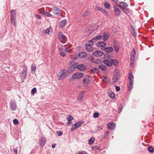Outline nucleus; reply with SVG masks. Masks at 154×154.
<instances>
[{
	"instance_id": "1",
	"label": "nucleus",
	"mask_w": 154,
	"mask_h": 154,
	"mask_svg": "<svg viewBox=\"0 0 154 154\" xmlns=\"http://www.w3.org/2000/svg\"><path fill=\"white\" fill-rule=\"evenodd\" d=\"M68 76L67 72L66 70L63 69L58 73L57 76L59 80H63Z\"/></svg>"
},
{
	"instance_id": "2",
	"label": "nucleus",
	"mask_w": 154,
	"mask_h": 154,
	"mask_svg": "<svg viewBox=\"0 0 154 154\" xmlns=\"http://www.w3.org/2000/svg\"><path fill=\"white\" fill-rule=\"evenodd\" d=\"M133 78V76L132 74L129 73L128 76V79L129 80L128 88L129 91H131L133 88L134 82Z\"/></svg>"
},
{
	"instance_id": "3",
	"label": "nucleus",
	"mask_w": 154,
	"mask_h": 154,
	"mask_svg": "<svg viewBox=\"0 0 154 154\" xmlns=\"http://www.w3.org/2000/svg\"><path fill=\"white\" fill-rule=\"evenodd\" d=\"M58 38L59 41L62 43H65L67 41L66 36L62 32H59Z\"/></svg>"
},
{
	"instance_id": "4",
	"label": "nucleus",
	"mask_w": 154,
	"mask_h": 154,
	"mask_svg": "<svg viewBox=\"0 0 154 154\" xmlns=\"http://www.w3.org/2000/svg\"><path fill=\"white\" fill-rule=\"evenodd\" d=\"M23 69L22 72L21 77L24 80L26 79L27 75V68L25 65L23 66Z\"/></svg>"
},
{
	"instance_id": "5",
	"label": "nucleus",
	"mask_w": 154,
	"mask_h": 154,
	"mask_svg": "<svg viewBox=\"0 0 154 154\" xmlns=\"http://www.w3.org/2000/svg\"><path fill=\"white\" fill-rule=\"evenodd\" d=\"M83 123L84 122L82 121H80L76 123L72 126L71 129V131H73L75 130L82 125Z\"/></svg>"
},
{
	"instance_id": "6",
	"label": "nucleus",
	"mask_w": 154,
	"mask_h": 154,
	"mask_svg": "<svg viewBox=\"0 0 154 154\" xmlns=\"http://www.w3.org/2000/svg\"><path fill=\"white\" fill-rule=\"evenodd\" d=\"M84 74L77 72L72 75V78L74 79H79L82 77L84 76Z\"/></svg>"
},
{
	"instance_id": "7",
	"label": "nucleus",
	"mask_w": 154,
	"mask_h": 154,
	"mask_svg": "<svg viewBox=\"0 0 154 154\" xmlns=\"http://www.w3.org/2000/svg\"><path fill=\"white\" fill-rule=\"evenodd\" d=\"M75 67L79 70L82 71H85L86 69L85 66L83 64H80L76 65Z\"/></svg>"
},
{
	"instance_id": "8",
	"label": "nucleus",
	"mask_w": 154,
	"mask_h": 154,
	"mask_svg": "<svg viewBox=\"0 0 154 154\" xmlns=\"http://www.w3.org/2000/svg\"><path fill=\"white\" fill-rule=\"evenodd\" d=\"M10 106L11 110L13 111L15 110L17 107L15 102V101L11 100L10 101Z\"/></svg>"
},
{
	"instance_id": "9",
	"label": "nucleus",
	"mask_w": 154,
	"mask_h": 154,
	"mask_svg": "<svg viewBox=\"0 0 154 154\" xmlns=\"http://www.w3.org/2000/svg\"><path fill=\"white\" fill-rule=\"evenodd\" d=\"M103 54V52L100 51H96L93 53V55L96 57H101Z\"/></svg>"
},
{
	"instance_id": "10",
	"label": "nucleus",
	"mask_w": 154,
	"mask_h": 154,
	"mask_svg": "<svg viewBox=\"0 0 154 154\" xmlns=\"http://www.w3.org/2000/svg\"><path fill=\"white\" fill-rule=\"evenodd\" d=\"M120 76V75L118 73H115L113 77V82L116 83L118 82Z\"/></svg>"
},
{
	"instance_id": "11",
	"label": "nucleus",
	"mask_w": 154,
	"mask_h": 154,
	"mask_svg": "<svg viewBox=\"0 0 154 154\" xmlns=\"http://www.w3.org/2000/svg\"><path fill=\"white\" fill-rule=\"evenodd\" d=\"M52 11L55 14H57L58 15H61L60 13L61 11V10L56 7L52 9Z\"/></svg>"
},
{
	"instance_id": "12",
	"label": "nucleus",
	"mask_w": 154,
	"mask_h": 154,
	"mask_svg": "<svg viewBox=\"0 0 154 154\" xmlns=\"http://www.w3.org/2000/svg\"><path fill=\"white\" fill-rule=\"evenodd\" d=\"M101 49L109 53L112 52L113 50V48L111 47L102 48Z\"/></svg>"
},
{
	"instance_id": "13",
	"label": "nucleus",
	"mask_w": 154,
	"mask_h": 154,
	"mask_svg": "<svg viewBox=\"0 0 154 154\" xmlns=\"http://www.w3.org/2000/svg\"><path fill=\"white\" fill-rule=\"evenodd\" d=\"M115 127V123L113 122H111L108 123L107 128L109 130H112L114 129Z\"/></svg>"
},
{
	"instance_id": "14",
	"label": "nucleus",
	"mask_w": 154,
	"mask_h": 154,
	"mask_svg": "<svg viewBox=\"0 0 154 154\" xmlns=\"http://www.w3.org/2000/svg\"><path fill=\"white\" fill-rule=\"evenodd\" d=\"M96 9H97V11L99 10L102 13L105 14L107 16H108L109 13L108 12L105 10L103 8H101L99 7H97Z\"/></svg>"
},
{
	"instance_id": "15",
	"label": "nucleus",
	"mask_w": 154,
	"mask_h": 154,
	"mask_svg": "<svg viewBox=\"0 0 154 154\" xmlns=\"http://www.w3.org/2000/svg\"><path fill=\"white\" fill-rule=\"evenodd\" d=\"M113 8L115 11V15L116 16H119L121 14L120 11L116 6H114Z\"/></svg>"
},
{
	"instance_id": "16",
	"label": "nucleus",
	"mask_w": 154,
	"mask_h": 154,
	"mask_svg": "<svg viewBox=\"0 0 154 154\" xmlns=\"http://www.w3.org/2000/svg\"><path fill=\"white\" fill-rule=\"evenodd\" d=\"M46 142V140L45 138L42 137L39 140V143L40 146H44Z\"/></svg>"
},
{
	"instance_id": "17",
	"label": "nucleus",
	"mask_w": 154,
	"mask_h": 154,
	"mask_svg": "<svg viewBox=\"0 0 154 154\" xmlns=\"http://www.w3.org/2000/svg\"><path fill=\"white\" fill-rule=\"evenodd\" d=\"M117 5L120 7L121 8L123 9L125 8H126L128 7V5L124 2H121L119 3V5L116 4Z\"/></svg>"
},
{
	"instance_id": "18",
	"label": "nucleus",
	"mask_w": 154,
	"mask_h": 154,
	"mask_svg": "<svg viewBox=\"0 0 154 154\" xmlns=\"http://www.w3.org/2000/svg\"><path fill=\"white\" fill-rule=\"evenodd\" d=\"M135 51L134 49H133L131 53V61L132 62L134 61L135 58Z\"/></svg>"
},
{
	"instance_id": "19",
	"label": "nucleus",
	"mask_w": 154,
	"mask_h": 154,
	"mask_svg": "<svg viewBox=\"0 0 154 154\" xmlns=\"http://www.w3.org/2000/svg\"><path fill=\"white\" fill-rule=\"evenodd\" d=\"M103 63L108 66H111L112 65L111 61L107 59H105L103 61Z\"/></svg>"
},
{
	"instance_id": "20",
	"label": "nucleus",
	"mask_w": 154,
	"mask_h": 154,
	"mask_svg": "<svg viewBox=\"0 0 154 154\" xmlns=\"http://www.w3.org/2000/svg\"><path fill=\"white\" fill-rule=\"evenodd\" d=\"M91 62L96 64H98L100 62V60L99 59H96L93 57L91 56Z\"/></svg>"
},
{
	"instance_id": "21",
	"label": "nucleus",
	"mask_w": 154,
	"mask_h": 154,
	"mask_svg": "<svg viewBox=\"0 0 154 154\" xmlns=\"http://www.w3.org/2000/svg\"><path fill=\"white\" fill-rule=\"evenodd\" d=\"M68 46L66 45L63 46H62L61 47V49L63 50L64 51L66 52L69 53L70 52V50L69 48H68L67 47Z\"/></svg>"
},
{
	"instance_id": "22",
	"label": "nucleus",
	"mask_w": 154,
	"mask_h": 154,
	"mask_svg": "<svg viewBox=\"0 0 154 154\" xmlns=\"http://www.w3.org/2000/svg\"><path fill=\"white\" fill-rule=\"evenodd\" d=\"M73 119V117L71 116L70 115H69L67 116V119L68 121V122H67V123L68 125L72 123V122H71V121Z\"/></svg>"
},
{
	"instance_id": "23",
	"label": "nucleus",
	"mask_w": 154,
	"mask_h": 154,
	"mask_svg": "<svg viewBox=\"0 0 154 154\" xmlns=\"http://www.w3.org/2000/svg\"><path fill=\"white\" fill-rule=\"evenodd\" d=\"M109 37V34L107 32H105L103 34V40L104 42L106 41Z\"/></svg>"
},
{
	"instance_id": "24",
	"label": "nucleus",
	"mask_w": 154,
	"mask_h": 154,
	"mask_svg": "<svg viewBox=\"0 0 154 154\" xmlns=\"http://www.w3.org/2000/svg\"><path fill=\"white\" fill-rule=\"evenodd\" d=\"M106 45V42H98L97 43V46L100 47H105Z\"/></svg>"
},
{
	"instance_id": "25",
	"label": "nucleus",
	"mask_w": 154,
	"mask_h": 154,
	"mask_svg": "<svg viewBox=\"0 0 154 154\" xmlns=\"http://www.w3.org/2000/svg\"><path fill=\"white\" fill-rule=\"evenodd\" d=\"M87 53L85 52H80L79 53V57L81 58H84L86 56Z\"/></svg>"
},
{
	"instance_id": "26",
	"label": "nucleus",
	"mask_w": 154,
	"mask_h": 154,
	"mask_svg": "<svg viewBox=\"0 0 154 154\" xmlns=\"http://www.w3.org/2000/svg\"><path fill=\"white\" fill-rule=\"evenodd\" d=\"M84 95V92L83 91L82 92L79 94L78 97V100L81 101L82 100L83 98Z\"/></svg>"
},
{
	"instance_id": "27",
	"label": "nucleus",
	"mask_w": 154,
	"mask_h": 154,
	"mask_svg": "<svg viewBox=\"0 0 154 154\" xmlns=\"http://www.w3.org/2000/svg\"><path fill=\"white\" fill-rule=\"evenodd\" d=\"M11 18H16V10H13L11 11Z\"/></svg>"
},
{
	"instance_id": "28",
	"label": "nucleus",
	"mask_w": 154,
	"mask_h": 154,
	"mask_svg": "<svg viewBox=\"0 0 154 154\" xmlns=\"http://www.w3.org/2000/svg\"><path fill=\"white\" fill-rule=\"evenodd\" d=\"M85 47L86 49L89 52H91L93 50V48L90 45L86 44Z\"/></svg>"
},
{
	"instance_id": "29",
	"label": "nucleus",
	"mask_w": 154,
	"mask_h": 154,
	"mask_svg": "<svg viewBox=\"0 0 154 154\" xmlns=\"http://www.w3.org/2000/svg\"><path fill=\"white\" fill-rule=\"evenodd\" d=\"M67 22V20L66 19H64L62 21H61L59 23L60 26L62 27L66 25Z\"/></svg>"
},
{
	"instance_id": "30",
	"label": "nucleus",
	"mask_w": 154,
	"mask_h": 154,
	"mask_svg": "<svg viewBox=\"0 0 154 154\" xmlns=\"http://www.w3.org/2000/svg\"><path fill=\"white\" fill-rule=\"evenodd\" d=\"M89 80V78L88 76L85 77L83 79V82L84 83L88 84V83Z\"/></svg>"
},
{
	"instance_id": "31",
	"label": "nucleus",
	"mask_w": 154,
	"mask_h": 154,
	"mask_svg": "<svg viewBox=\"0 0 154 154\" xmlns=\"http://www.w3.org/2000/svg\"><path fill=\"white\" fill-rule=\"evenodd\" d=\"M98 67L100 69L103 71H104L105 70H107L106 67L103 65H99L98 66Z\"/></svg>"
},
{
	"instance_id": "32",
	"label": "nucleus",
	"mask_w": 154,
	"mask_h": 154,
	"mask_svg": "<svg viewBox=\"0 0 154 154\" xmlns=\"http://www.w3.org/2000/svg\"><path fill=\"white\" fill-rule=\"evenodd\" d=\"M75 66H74V65H72L71 66H70L68 69L67 72L69 73H70L73 70H74L76 67Z\"/></svg>"
},
{
	"instance_id": "33",
	"label": "nucleus",
	"mask_w": 154,
	"mask_h": 154,
	"mask_svg": "<svg viewBox=\"0 0 154 154\" xmlns=\"http://www.w3.org/2000/svg\"><path fill=\"white\" fill-rule=\"evenodd\" d=\"M36 69V65L34 63L32 64L31 66V72L32 73H34L35 72Z\"/></svg>"
},
{
	"instance_id": "34",
	"label": "nucleus",
	"mask_w": 154,
	"mask_h": 154,
	"mask_svg": "<svg viewBox=\"0 0 154 154\" xmlns=\"http://www.w3.org/2000/svg\"><path fill=\"white\" fill-rule=\"evenodd\" d=\"M11 23L16 27V24L15 18H11Z\"/></svg>"
},
{
	"instance_id": "35",
	"label": "nucleus",
	"mask_w": 154,
	"mask_h": 154,
	"mask_svg": "<svg viewBox=\"0 0 154 154\" xmlns=\"http://www.w3.org/2000/svg\"><path fill=\"white\" fill-rule=\"evenodd\" d=\"M110 60L111 61L112 64H113L115 66H117V65L118 62L116 60L113 59H110Z\"/></svg>"
},
{
	"instance_id": "36",
	"label": "nucleus",
	"mask_w": 154,
	"mask_h": 154,
	"mask_svg": "<svg viewBox=\"0 0 154 154\" xmlns=\"http://www.w3.org/2000/svg\"><path fill=\"white\" fill-rule=\"evenodd\" d=\"M147 149L149 152L152 153L154 151V147L149 146L148 147Z\"/></svg>"
},
{
	"instance_id": "37",
	"label": "nucleus",
	"mask_w": 154,
	"mask_h": 154,
	"mask_svg": "<svg viewBox=\"0 0 154 154\" xmlns=\"http://www.w3.org/2000/svg\"><path fill=\"white\" fill-rule=\"evenodd\" d=\"M102 37V36L101 35H99L96 36L95 37L93 38L92 39L96 41L97 40H99L101 39Z\"/></svg>"
},
{
	"instance_id": "38",
	"label": "nucleus",
	"mask_w": 154,
	"mask_h": 154,
	"mask_svg": "<svg viewBox=\"0 0 154 154\" xmlns=\"http://www.w3.org/2000/svg\"><path fill=\"white\" fill-rule=\"evenodd\" d=\"M95 140L94 138L92 137L91 138L88 140V143L90 145L93 143Z\"/></svg>"
},
{
	"instance_id": "39",
	"label": "nucleus",
	"mask_w": 154,
	"mask_h": 154,
	"mask_svg": "<svg viewBox=\"0 0 154 154\" xmlns=\"http://www.w3.org/2000/svg\"><path fill=\"white\" fill-rule=\"evenodd\" d=\"M123 12L126 14H128L129 13V10L128 8H125L122 9Z\"/></svg>"
},
{
	"instance_id": "40",
	"label": "nucleus",
	"mask_w": 154,
	"mask_h": 154,
	"mask_svg": "<svg viewBox=\"0 0 154 154\" xmlns=\"http://www.w3.org/2000/svg\"><path fill=\"white\" fill-rule=\"evenodd\" d=\"M104 6L107 9H109L110 8V5L108 2H106L104 3Z\"/></svg>"
},
{
	"instance_id": "41",
	"label": "nucleus",
	"mask_w": 154,
	"mask_h": 154,
	"mask_svg": "<svg viewBox=\"0 0 154 154\" xmlns=\"http://www.w3.org/2000/svg\"><path fill=\"white\" fill-rule=\"evenodd\" d=\"M89 11H85L82 14V16L84 17L87 16L89 14Z\"/></svg>"
},
{
	"instance_id": "42",
	"label": "nucleus",
	"mask_w": 154,
	"mask_h": 154,
	"mask_svg": "<svg viewBox=\"0 0 154 154\" xmlns=\"http://www.w3.org/2000/svg\"><path fill=\"white\" fill-rule=\"evenodd\" d=\"M131 33L134 36H136V33L135 31V30L134 28H132V30L131 31Z\"/></svg>"
},
{
	"instance_id": "43",
	"label": "nucleus",
	"mask_w": 154,
	"mask_h": 154,
	"mask_svg": "<svg viewBox=\"0 0 154 154\" xmlns=\"http://www.w3.org/2000/svg\"><path fill=\"white\" fill-rule=\"evenodd\" d=\"M98 130L99 131L102 130L104 128V125H101L100 126H98Z\"/></svg>"
},
{
	"instance_id": "44",
	"label": "nucleus",
	"mask_w": 154,
	"mask_h": 154,
	"mask_svg": "<svg viewBox=\"0 0 154 154\" xmlns=\"http://www.w3.org/2000/svg\"><path fill=\"white\" fill-rule=\"evenodd\" d=\"M100 149V147L99 146H95L92 147V149L96 150H99Z\"/></svg>"
},
{
	"instance_id": "45",
	"label": "nucleus",
	"mask_w": 154,
	"mask_h": 154,
	"mask_svg": "<svg viewBox=\"0 0 154 154\" xmlns=\"http://www.w3.org/2000/svg\"><path fill=\"white\" fill-rule=\"evenodd\" d=\"M50 32V29L49 28H47L44 31L45 32H44V33L45 34H48L49 35Z\"/></svg>"
},
{
	"instance_id": "46",
	"label": "nucleus",
	"mask_w": 154,
	"mask_h": 154,
	"mask_svg": "<svg viewBox=\"0 0 154 154\" xmlns=\"http://www.w3.org/2000/svg\"><path fill=\"white\" fill-rule=\"evenodd\" d=\"M37 92L36 88H33L31 91V93L32 94H34L35 93Z\"/></svg>"
},
{
	"instance_id": "47",
	"label": "nucleus",
	"mask_w": 154,
	"mask_h": 154,
	"mask_svg": "<svg viewBox=\"0 0 154 154\" xmlns=\"http://www.w3.org/2000/svg\"><path fill=\"white\" fill-rule=\"evenodd\" d=\"M99 114L98 112H96L94 113L93 117L95 118H97L99 117Z\"/></svg>"
},
{
	"instance_id": "48",
	"label": "nucleus",
	"mask_w": 154,
	"mask_h": 154,
	"mask_svg": "<svg viewBox=\"0 0 154 154\" xmlns=\"http://www.w3.org/2000/svg\"><path fill=\"white\" fill-rule=\"evenodd\" d=\"M109 96L112 98H114L115 96V94L113 92H111L109 93Z\"/></svg>"
},
{
	"instance_id": "49",
	"label": "nucleus",
	"mask_w": 154,
	"mask_h": 154,
	"mask_svg": "<svg viewBox=\"0 0 154 154\" xmlns=\"http://www.w3.org/2000/svg\"><path fill=\"white\" fill-rule=\"evenodd\" d=\"M122 104H120L119 107L118 109V112L120 113L122 111Z\"/></svg>"
},
{
	"instance_id": "50",
	"label": "nucleus",
	"mask_w": 154,
	"mask_h": 154,
	"mask_svg": "<svg viewBox=\"0 0 154 154\" xmlns=\"http://www.w3.org/2000/svg\"><path fill=\"white\" fill-rule=\"evenodd\" d=\"M42 14H44L45 15H46L47 17H48L51 16V14L47 12H44V13H42Z\"/></svg>"
},
{
	"instance_id": "51",
	"label": "nucleus",
	"mask_w": 154,
	"mask_h": 154,
	"mask_svg": "<svg viewBox=\"0 0 154 154\" xmlns=\"http://www.w3.org/2000/svg\"><path fill=\"white\" fill-rule=\"evenodd\" d=\"M13 122L15 125H17L19 123L17 119H14L13 120Z\"/></svg>"
},
{
	"instance_id": "52",
	"label": "nucleus",
	"mask_w": 154,
	"mask_h": 154,
	"mask_svg": "<svg viewBox=\"0 0 154 154\" xmlns=\"http://www.w3.org/2000/svg\"><path fill=\"white\" fill-rule=\"evenodd\" d=\"M58 136H60L62 135L63 132L61 131H58L56 132Z\"/></svg>"
},
{
	"instance_id": "53",
	"label": "nucleus",
	"mask_w": 154,
	"mask_h": 154,
	"mask_svg": "<svg viewBox=\"0 0 154 154\" xmlns=\"http://www.w3.org/2000/svg\"><path fill=\"white\" fill-rule=\"evenodd\" d=\"M108 134H109V132L108 131H107L104 133L103 138H106V137L108 135Z\"/></svg>"
},
{
	"instance_id": "54",
	"label": "nucleus",
	"mask_w": 154,
	"mask_h": 154,
	"mask_svg": "<svg viewBox=\"0 0 154 154\" xmlns=\"http://www.w3.org/2000/svg\"><path fill=\"white\" fill-rule=\"evenodd\" d=\"M115 50L116 52H118L119 50V47L117 46H114Z\"/></svg>"
},
{
	"instance_id": "55",
	"label": "nucleus",
	"mask_w": 154,
	"mask_h": 154,
	"mask_svg": "<svg viewBox=\"0 0 154 154\" xmlns=\"http://www.w3.org/2000/svg\"><path fill=\"white\" fill-rule=\"evenodd\" d=\"M60 55L63 57H65V54L64 52L62 51H61L60 52Z\"/></svg>"
},
{
	"instance_id": "56",
	"label": "nucleus",
	"mask_w": 154,
	"mask_h": 154,
	"mask_svg": "<svg viewBox=\"0 0 154 154\" xmlns=\"http://www.w3.org/2000/svg\"><path fill=\"white\" fill-rule=\"evenodd\" d=\"M88 43L89 44H88V45H90L91 46L94 44V42L90 40L88 42Z\"/></svg>"
},
{
	"instance_id": "57",
	"label": "nucleus",
	"mask_w": 154,
	"mask_h": 154,
	"mask_svg": "<svg viewBox=\"0 0 154 154\" xmlns=\"http://www.w3.org/2000/svg\"><path fill=\"white\" fill-rule=\"evenodd\" d=\"M116 91L118 92L120 90V88L119 86H116Z\"/></svg>"
},
{
	"instance_id": "58",
	"label": "nucleus",
	"mask_w": 154,
	"mask_h": 154,
	"mask_svg": "<svg viewBox=\"0 0 154 154\" xmlns=\"http://www.w3.org/2000/svg\"><path fill=\"white\" fill-rule=\"evenodd\" d=\"M13 150H14V152L15 153V154H18L17 149H16V148L14 149Z\"/></svg>"
},
{
	"instance_id": "59",
	"label": "nucleus",
	"mask_w": 154,
	"mask_h": 154,
	"mask_svg": "<svg viewBox=\"0 0 154 154\" xmlns=\"http://www.w3.org/2000/svg\"><path fill=\"white\" fill-rule=\"evenodd\" d=\"M35 16L38 19H40L41 18V17H40V15L38 14H36Z\"/></svg>"
},
{
	"instance_id": "60",
	"label": "nucleus",
	"mask_w": 154,
	"mask_h": 154,
	"mask_svg": "<svg viewBox=\"0 0 154 154\" xmlns=\"http://www.w3.org/2000/svg\"><path fill=\"white\" fill-rule=\"evenodd\" d=\"M56 144H53L52 145V146L53 148H54L55 147Z\"/></svg>"
},
{
	"instance_id": "61",
	"label": "nucleus",
	"mask_w": 154,
	"mask_h": 154,
	"mask_svg": "<svg viewBox=\"0 0 154 154\" xmlns=\"http://www.w3.org/2000/svg\"><path fill=\"white\" fill-rule=\"evenodd\" d=\"M77 58V56H76L74 57H72V59L75 60V59H76Z\"/></svg>"
},
{
	"instance_id": "62",
	"label": "nucleus",
	"mask_w": 154,
	"mask_h": 154,
	"mask_svg": "<svg viewBox=\"0 0 154 154\" xmlns=\"http://www.w3.org/2000/svg\"><path fill=\"white\" fill-rule=\"evenodd\" d=\"M103 80H104L106 79L107 78L106 76H104L103 77Z\"/></svg>"
},
{
	"instance_id": "63",
	"label": "nucleus",
	"mask_w": 154,
	"mask_h": 154,
	"mask_svg": "<svg viewBox=\"0 0 154 154\" xmlns=\"http://www.w3.org/2000/svg\"><path fill=\"white\" fill-rule=\"evenodd\" d=\"M94 69L95 70V71H97V70H98V69L97 68H94Z\"/></svg>"
},
{
	"instance_id": "64",
	"label": "nucleus",
	"mask_w": 154,
	"mask_h": 154,
	"mask_svg": "<svg viewBox=\"0 0 154 154\" xmlns=\"http://www.w3.org/2000/svg\"><path fill=\"white\" fill-rule=\"evenodd\" d=\"M112 1L115 2H117L118 1V0H112Z\"/></svg>"
}]
</instances>
